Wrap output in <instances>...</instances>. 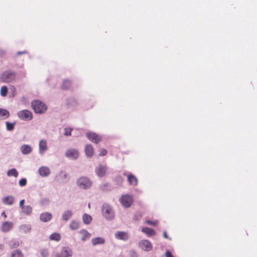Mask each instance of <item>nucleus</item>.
I'll use <instances>...</instances> for the list:
<instances>
[{
    "label": "nucleus",
    "instance_id": "f704fd0d",
    "mask_svg": "<svg viewBox=\"0 0 257 257\" xmlns=\"http://www.w3.org/2000/svg\"><path fill=\"white\" fill-rule=\"evenodd\" d=\"M15 123H11L9 121L6 122V127L8 131H12L14 128Z\"/></svg>",
    "mask_w": 257,
    "mask_h": 257
},
{
    "label": "nucleus",
    "instance_id": "7ed1b4c3",
    "mask_svg": "<svg viewBox=\"0 0 257 257\" xmlns=\"http://www.w3.org/2000/svg\"><path fill=\"white\" fill-rule=\"evenodd\" d=\"M78 187L83 189H86L90 188L92 185V183L90 180L85 177H82L79 178L77 181Z\"/></svg>",
    "mask_w": 257,
    "mask_h": 257
},
{
    "label": "nucleus",
    "instance_id": "2eb2a0df",
    "mask_svg": "<svg viewBox=\"0 0 257 257\" xmlns=\"http://www.w3.org/2000/svg\"><path fill=\"white\" fill-rule=\"evenodd\" d=\"M79 234L80 235L81 239L82 241H85L88 239L91 236L90 233L85 229H82L79 231Z\"/></svg>",
    "mask_w": 257,
    "mask_h": 257
},
{
    "label": "nucleus",
    "instance_id": "393cba45",
    "mask_svg": "<svg viewBox=\"0 0 257 257\" xmlns=\"http://www.w3.org/2000/svg\"><path fill=\"white\" fill-rule=\"evenodd\" d=\"M24 254L20 249H15L12 251L10 257H24Z\"/></svg>",
    "mask_w": 257,
    "mask_h": 257
},
{
    "label": "nucleus",
    "instance_id": "a878e982",
    "mask_svg": "<svg viewBox=\"0 0 257 257\" xmlns=\"http://www.w3.org/2000/svg\"><path fill=\"white\" fill-rule=\"evenodd\" d=\"M142 231L149 236L154 235L156 234L154 229L147 227H143Z\"/></svg>",
    "mask_w": 257,
    "mask_h": 257
},
{
    "label": "nucleus",
    "instance_id": "a18cd8bd",
    "mask_svg": "<svg viewBox=\"0 0 257 257\" xmlns=\"http://www.w3.org/2000/svg\"><path fill=\"white\" fill-rule=\"evenodd\" d=\"M163 236L166 238H168V236H167V233L166 232L164 231V233H163Z\"/></svg>",
    "mask_w": 257,
    "mask_h": 257
},
{
    "label": "nucleus",
    "instance_id": "a19ab883",
    "mask_svg": "<svg viewBox=\"0 0 257 257\" xmlns=\"http://www.w3.org/2000/svg\"><path fill=\"white\" fill-rule=\"evenodd\" d=\"M25 203V200L22 199L20 202V207L22 209L25 206L24 205Z\"/></svg>",
    "mask_w": 257,
    "mask_h": 257
},
{
    "label": "nucleus",
    "instance_id": "20e7f679",
    "mask_svg": "<svg viewBox=\"0 0 257 257\" xmlns=\"http://www.w3.org/2000/svg\"><path fill=\"white\" fill-rule=\"evenodd\" d=\"M102 211L103 215L107 219L111 220L113 218V212L109 205L103 204L102 207Z\"/></svg>",
    "mask_w": 257,
    "mask_h": 257
},
{
    "label": "nucleus",
    "instance_id": "aec40b11",
    "mask_svg": "<svg viewBox=\"0 0 257 257\" xmlns=\"http://www.w3.org/2000/svg\"><path fill=\"white\" fill-rule=\"evenodd\" d=\"M105 239L100 237H95L92 238L91 240V243L93 246H95L98 244H102L104 243Z\"/></svg>",
    "mask_w": 257,
    "mask_h": 257
},
{
    "label": "nucleus",
    "instance_id": "58836bf2",
    "mask_svg": "<svg viewBox=\"0 0 257 257\" xmlns=\"http://www.w3.org/2000/svg\"><path fill=\"white\" fill-rule=\"evenodd\" d=\"M99 155L100 156H105L107 154V151L106 149H101L99 151Z\"/></svg>",
    "mask_w": 257,
    "mask_h": 257
},
{
    "label": "nucleus",
    "instance_id": "dca6fc26",
    "mask_svg": "<svg viewBox=\"0 0 257 257\" xmlns=\"http://www.w3.org/2000/svg\"><path fill=\"white\" fill-rule=\"evenodd\" d=\"M14 201L15 198L13 196H7L3 198V202L6 205H12Z\"/></svg>",
    "mask_w": 257,
    "mask_h": 257
},
{
    "label": "nucleus",
    "instance_id": "a211bd4d",
    "mask_svg": "<svg viewBox=\"0 0 257 257\" xmlns=\"http://www.w3.org/2000/svg\"><path fill=\"white\" fill-rule=\"evenodd\" d=\"M127 181L130 185L137 186L138 184V180L136 176L132 174L127 175Z\"/></svg>",
    "mask_w": 257,
    "mask_h": 257
},
{
    "label": "nucleus",
    "instance_id": "423d86ee",
    "mask_svg": "<svg viewBox=\"0 0 257 257\" xmlns=\"http://www.w3.org/2000/svg\"><path fill=\"white\" fill-rule=\"evenodd\" d=\"M121 204L125 207H129L133 203V198L128 195H122L120 199Z\"/></svg>",
    "mask_w": 257,
    "mask_h": 257
},
{
    "label": "nucleus",
    "instance_id": "c85d7f7f",
    "mask_svg": "<svg viewBox=\"0 0 257 257\" xmlns=\"http://www.w3.org/2000/svg\"><path fill=\"white\" fill-rule=\"evenodd\" d=\"M7 175L9 177L14 176L15 177H17L18 176V172L16 169H12L9 170L7 172Z\"/></svg>",
    "mask_w": 257,
    "mask_h": 257
},
{
    "label": "nucleus",
    "instance_id": "6ab92c4d",
    "mask_svg": "<svg viewBox=\"0 0 257 257\" xmlns=\"http://www.w3.org/2000/svg\"><path fill=\"white\" fill-rule=\"evenodd\" d=\"M50 172L49 169L46 167H42L39 169V173L42 177H46L49 175Z\"/></svg>",
    "mask_w": 257,
    "mask_h": 257
},
{
    "label": "nucleus",
    "instance_id": "e433bc0d",
    "mask_svg": "<svg viewBox=\"0 0 257 257\" xmlns=\"http://www.w3.org/2000/svg\"><path fill=\"white\" fill-rule=\"evenodd\" d=\"M41 254L43 257H47L49 255L48 251L46 249H43L41 251Z\"/></svg>",
    "mask_w": 257,
    "mask_h": 257
},
{
    "label": "nucleus",
    "instance_id": "4be33fe9",
    "mask_svg": "<svg viewBox=\"0 0 257 257\" xmlns=\"http://www.w3.org/2000/svg\"><path fill=\"white\" fill-rule=\"evenodd\" d=\"M21 151L24 155L30 154L32 152V148L28 145H24L21 146Z\"/></svg>",
    "mask_w": 257,
    "mask_h": 257
},
{
    "label": "nucleus",
    "instance_id": "4c0bfd02",
    "mask_svg": "<svg viewBox=\"0 0 257 257\" xmlns=\"http://www.w3.org/2000/svg\"><path fill=\"white\" fill-rule=\"evenodd\" d=\"M19 184L21 186H25L27 184V180L25 178H23L19 181Z\"/></svg>",
    "mask_w": 257,
    "mask_h": 257
},
{
    "label": "nucleus",
    "instance_id": "4468645a",
    "mask_svg": "<svg viewBox=\"0 0 257 257\" xmlns=\"http://www.w3.org/2000/svg\"><path fill=\"white\" fill-rule=\"evenodd\" d=\"M116 238L123 240H126L128 238V234L124 231H117L115 234Z\"/></svg>",
    "mask_w": 257,
    "mask_h": 257
},
{
    "label": "nucleus",
    "instance_id": "473e14b6",
    "mask_svg": "<svg viewBox=\"0 0 257 257\" xmlns=\"http://www.w3.org/2000/svg\"><path fill=\"white\" fill-rule=\"evenodd\" d=\"M71 85V82L69 80H66L63 81L62 85V88L63 89H67L69 88Z\"/></svg>",
    "mask_w": 257,
    "mask_h": 257
},
{
    "label": "nucleus",
    "instance_id": "39448f33",
    "mask_svg": "<svg viewBox=\"0 0 257 257\" xmlns=\"http://www.w3.org/2000/svg\"><path fill=\"white\" fill-rule=\"evenodd\" d=\"M18 116L22 120H30L33 118L32 113L28 110H23L18 113Z\"/></svg>",
    "mask_w": 257,
    "mask_h": 257
},
{
    "label": "nucleus",
    "instance_id": "37998d69",
    "mask_svg": "<svg viewBox=\"0 0 257 257\" xmlns=\"http://www.w3.org/2000/svg\"><path fill=\"white\" fill-rule=\"evenodd\" d=\"M26 51H20V52H18L17 53V55H22V54H26Z\"/></svg>",
    "mask_w": 257,
    "mask_h": 257
},
{
    "label": "nucleus",
    "instance_id": "5701e85b",
    "mask_svg": "<svg viewBox=\"0 0 257 257\" xmlns=\"http://www.w3.org/2000/svg\"><path fill=\"white\" fill-rule=\"evenodd\" d=\"M72 215L73 213L71 210H67L63 213L62 219L64 221H67L72 217Z\"/></svg>",
    "mask_w": 257,
    "mask_h": 257
},
{
    "label": "nucleus",
    "instance_id": "f257e3e1",
    "mask_svg": "<svg viewBox=\"0 0 257 257\" xmlns=\"http://www.w3.org/2000/svg\"><path fill=\"white\" fill-rule=\"evenodd\" d=\"M31 104L34 111L37 113H43L47 109L46 104L40 100H34L32 102Z\"/></svg>",
    "mask_w": 257,
    "mask_h": 257
},
{
    "label": "nucleus",
    "instance_id": "de8ad7c7",
    "mask_svg": "<svg viewBox=\"0 0 257 257\" xmlns=\"http://www.w3.org/2000/svg\"><path fill=\"white\" fill-rule=\"evenodd\" d=\"M123 175L126 176V174L125 173H123Z\"/></svg>",
    "mask_w": 257,
    "mask_h": 257
},
{
    "label": "nucleus",
    "instance_id": "f3484780",
    "mask_svg": "<svg viewBox=\"0 0 257 257\" xmlns=\"http://www.w3.org/2000/svg\"><path fill=\"white\" fill-rule=\"evenodd\" d=\"M39 146L40 153L41 154H43L47 150L46 141L44 140L40 141L39 142Z\"/></svg>",
    "mask_w": 257,
    "mask_h": 257
},
{
    "label": "nucleus",
    "instance_id": "ea45409f",
    "mask_svg": "<svg viewBox=\"0 0 257 257\" xmlns=\"http://www.w3.org/2000/svg\"><path fill=\"white\" fill-rule=\"evenodd\" d=\"M146 223H147L148 224L151 225H156L157 224L158 221H152L148 220L146 221Z\"/></svg>",
    "mask_w": 257,
    "mask_h": 257
},
{
    "label": "nucleus",
    "instance_id": "0eeeda50",
    "mask_svg": "<svg viewBox=\"0 0 257 257\" xmlns=\"http://www.w3.org/2000/svg\"><path fill=\"white\" fill-rule=\"evenodd\" d=\"M72 255L71 249L69 247H63L61 253H57L55 257H71Z\"/></svg>",
    "mask_w": 257,
    "mask_h": 257
},
{
    "label": "nucleus",
    "instance_id": "79ce46f5",
    "mask_svg": "<svg viewBox=\"0 0 257 257\" xmlns=\"http://www.w3.org/2000/svg\"><path fill=\"white\" fill-rule=\"evenodd\" d=\"M166 257H173V256L169 251H167L166 252Z\"/></svg>",
    "mask_w": 257,
    "mask_h": 257
},
{
    "label": "nucleus",
    "instance_id": "b1692460",
    "mask_svg": "<svg viewBox=\"0 0 257 257\" xmlns=\"http://www.w3.org/2000/svg\"><path fill=\"white\" fill-rule=\"evenodd\" d=\"M10 112L8 110L3 108H0V119H4L9 117Z\"/></svg>",
    "mask_w": 257,
    "mask_h": 257
},
{
    "label": "nucleus",
    "instance_id": "2f4dec72",
    "mask_svg": "<svg viewBox=\"0 0 257 257\" xmlns=\"http://www.w3.org/2000/svg\"><path fill=\"white\" fill-rule=\"evenodd\" d=\"M19 242L17 240H11L9 243V247L11 248H15L19 246Z\"/></svg>",
    "mask_w": 257,
    "mask_h": 257
},
{
    "label": "nucleus",
    "instance_id": "c9c22d12",
    "mask_svg": "<svg viewBox=\"0 0 257 257\" xmlns=\"http://www.w3.org/2000/svg\"><path fill=\"white\" fill-rule=\"evenodd\" d=\"M72 131V128H70V127H67V128H64V135L66 136H71Z\"/></svg>",
    "mask_w": 257,
    "mask_h": 257
},
{
    "label": "nucleus",
    "instance_id": "412c9836",
    "mask_svg": "<svg viewBox=\"0 0 257 257\" xmlns=\"http://www.w3.org/2000/svg\"><path fill=\"white\" fill-rule=\"evenodd\" d=\"M85 152L87 157H91L94 153L92 146L90 145H87L85 148Z\"/></svg>",
    "mask_w": 257,
    "mask_h": 257
},
{
    "label": "nucleus",
    "instance_id": "bb28decb",
    "mask_svg": "<svg viewBox=\"0 0 257 257\" xmlns=\"http://www.w3.org/2000/svg\"><path fill=\"white\" fill-rule=\"evenodd\" d=\"M22 211L24 214L29 215L32 212V208L30 205H26L22 209Z\"/></svg>",
    "mask_w": 257,
    "mask_h": 257
},
{
    "label": "nucleus",
    "instance_id": "9d476101",
    "mask_svg": "<svg viewBox=\"0 0 257 257\" xmlns=\"http://www.w3.org/2000/svg\"><path fill=\"white\" fill-rule=\"evenodd\" d=\"M65 156L71 159H76L79 156V153L76 150L70 149L66 152Z\"/></svg>",
    "mask_w": 257,
    "mask_h": 257
},
{
    "label": "nucleus",
    "instance_id": "7c9ffc66",
    "mask_svg": "<svg viewBox=\"0 0 257 257\" xmlns=\"http://www.w3.org/2000/svg\"><path fill=\"white\" fill-rule=\"evenodd\" d=\"M50 239L51 240H55V241H59L61 239L60 235L58 233H54L50 235Z\"/></svg>",
    "mask_w": 257,
    "mask_h": 257
},
{
    "label": "nucleus",
    "instance_id": "c756f323",
    "mask_svg": "<svg viewBox=\"0 0 257 257\" xmlns=\"http://www.w3.org/2000/svg\"><path fill=\"white\" fill-rule=\"evenodd\" d=\"M92 220L91 216L88 214H84L83 216V221L85 224H89Z\"/></svg>",
    "mask_w": 257,
    "mask_h": 257
},
{
    "label": "nucleus",
    "instance_id": "6e6552de",
    "mask_svg": "<svg viewBox=\"0 0 257 257\" xmlns=\"http://www.w3.org/2000/svg\"><path fill=\"white\" fill-rule=\"evenodd\" d=\"M86 137L90 141L96 144L99 143L101 141V137L94 133H87Z\"/></svg>",
    "mask_w": 257,
    "mask_h": 257
},
{
    "label": "nucleus",
    "instance_id": "c03bdc74",
    "mask_svg": "<svg viewBox=\"0 0 257 257\" xmlns=\"http://www.w3.org/2000/svg\"><path fill=\"white\" fill-rule=\"evenodd\" d=\"M2 215L4 217V218H6L7 217V215L5 211H3L2 213Z\"/></svg>",
    "mask_w": 257,
    "mask_h": 257
},
{
    "label": "nucleus",
    "instance_id": "9b49d317",
    "mask_svg": "<svg viewBox=\"0 0 257 257\" xmlns=\"http://www.w3.org/2000/svg\"><path fill=\"white\" fill-rule=\"evenodd\" d=\"M13 223L10 221H5L2 225V231L7 232L11 230L13 227Z\"/></svg>",
    "mask_w": 257,
    "mask_h": 257
},
{
    "label": "nucleus",
    "instance_id": "cd10ccee",
    "mask_svg": "<svg viewBox=\"0 0 257 257\" xmlns=\"http://www.w3.org/2000/svg\"><path fill=\"white\" fill-rule=\"evenodd\" d=\"M69 227L72 230H76L79 227V222L76 220H72L69 225Z\"/></svg>",
    "mask_w": 257,
    "mask_h": 257
},
{
    "label": "nucleus",
    "instance_id": "f03ea898",
    "mask_svg": "<svg viewBox=\"0 0 257 257\" xmlns=\"http://www.w3.org/2000/svg\"><path fill=\"white\" fill-rule=\"evenodd\" d=\"M16 74L15 72L6 71L4 72L1 76V79L3 82L10 83L16 79Z\"/></svg>",
    "mask_w": 257,
    "mask_h": 257
},
{
    "label": "nucleus",
    "instance_id": "1a4fd4ad",
    "mask_svg": "<svg viewBox=\"0 0 257 257\" xmlns=\"http://www.w3.org/2000/svg\"><path fill=\"white\" fill-rule=\"evenodd\" d=\"M139 246L143 250L150 251L152 249V246L150 241L147 240H142L139 242Z\"/></svg>",
    "mask_w": 257,
    "mask_h": 257
},
{
    "label": "nucleus",
    "instance_id": "72a5a7b5",
    "mask_svg": "<svg viewBox=\"0 0 257 257\" xmlns=\"http://www.w3.org/2000/svg\"><path fill=\"white\" fill-rule=\"evenodd\" d=\"M8 87L6 86H3L1 89V95L2 96H6L8 93Z\"/></svg>",
    "mask_w": 257,
    "mask_h": 257
},
{
    "label": "nucleus",
    "instance_id": "f8f14e48",
    "mask_svg": "<svg viewBox=\"0 0 257 257\" xmlns=\"http://www.w3.org/2000/svg\"><path fill=\"white\" fill-rule=\"evenodd\" d=\"M106 172V167L102 165H99L96 169L95 172L97 175L100 177H103Z\"/></svg>",
    "mask_w": 257,
    "mask_h": 257
},
{
    "label": "nucleus",
    "instance_id": "49530a36",
    "mask_svg": "<svg viewBox=\"0 0 257 257\" xmlns=\"http://www.w3.org/2000/svg\"><path fill=\"white\" fill-rule=\"evenodd\" d=\"M3 248H4L3 245V244H0V248L3 249Z\"/></svg>",
    "mask_w": 257,
    "mask_h": 257
},
{
    "label": "nucleus",
    "instance_id": "ddd939ff",
    "mask_svg": "<svg viewBox=\"0 0 257 257\" xmlns=\"http://www.w3.org/2000/svg\"><path fill=\"white\" fill-rule=\"evenodd\" d=\"M52 218V215L49 212H44L40 215V220L44 222H48Z\"/></svg>",
    "mask_w": 257,
    "mask_h": 257
}]
</instances>
